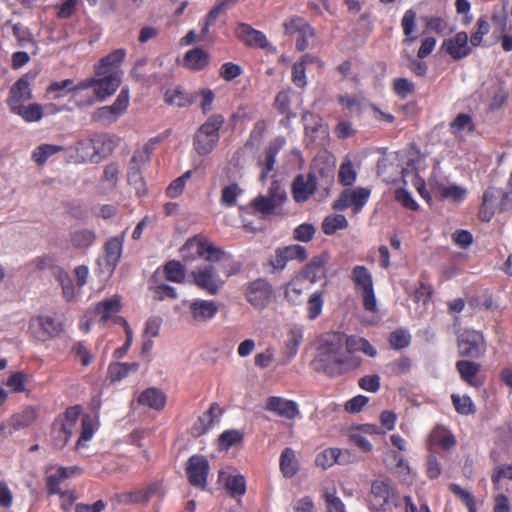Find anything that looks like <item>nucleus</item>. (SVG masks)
Here are the masks:
<instances>
[{
    "mask_svg": "<svg viewBox=\"0 0 512 512\" xmlns=\"http://www.w3.org/2000/svg\"><path fill=\"white\" fill-rule=\"evenodd\" d=\"M347 336L343 334L328 335L318 347L317 355L312 361L314 370L335 376L357 368L361 360L351 355L347 348Z\"/></svg>",
    "mask_w": 512,
    "mask_h": 512,
    "instance_id": "f257e3e1",
    "label": "nucleus"
},
{
    "mask_svg": "<svg viewBox=\"0 0 512 512\" xmlns=\"http://www.w3.org/2000/svg\"><path fill=\"white\" fill-rule=\"evenodd\" d=\"M368 502L373 512H389L393 506H397V496L390 481L382 478L373 480Z\"/></svg>",
    "mask_w": 512,
    "mask_h": 512,
    "instance_id": "f03ea898",
    "label": "nucleus"
},
{
    "mask_svg": "<svg viewBox=\"0 0 512 512\" xmlns=\"http://www.w3.org/2000/svg\"><path fill=\"white\" fill-rule=\"evenodd\" d=\"M224 123L222 115H213L201 125L194 137V150L199 155L209 154L219 141V130Z\"/></svg>",
    "mask_w": 512,
    "mask_h": 512,
    "instance_id": "7ed1b4c3",
    "label": "nucleus"
},
{
    "mask_svg": "<svg viewBox=\"0 0 512 512\" xmlns=\"http://www.w3.org/2000/svg\"><path fill=\"white\" fill-rule=\"evenodd\" d=\"M120 83L121 78L119 73H105L103 75L95 74V77L87 78L78 82L72 90L81 91L93 88L97 99L102 101L113 95L120 86Z\"/></svg>",
    "mask_w": 512,
    "mask_h": 512,
    "instance_id": "20e7f679",
    "label": "nucleus"
},
{
    "mask_svg": "<svg viewBox=\"0 0 512 512\" xmlns=\"http://www.w3.org/2000/svg\"><path fill=\"white\" fill-rule=\"evenodd\" d=\"M355 291L361 296L367 311L376 312L377 301L374 293L373 278L370 271L362 265H356L351 271Z\"/></svg>",
    "mask_w": 512,
    "mask_h": 512,
    "instance_id": "39448f33",
    "label": "nucleus"
},
{
    "mask_svg": "<svg viewBox=\"0 0 512 512\" xmlns=\"http://www.w3.org/2000/svg\"><path fill=\"white\" fill-rule=\"evenodd\" d=\"M31 335L40 342L54 339L64 331V324L58 318L51 315H39L29 322Z\"/></svg>",
    "mask_w": 512,
    "mask_h": 512,
    "instance_id": "423d86ee",
    "label": "nucleus"
},
{
    "mask_svg": "<svg viewBox=\"0 0 512 512\" xmlns=\"http://www.w3.org/2000/svg\"><path fill=\"white\" fill-rule=\"evenodd\" d=\"M128 106L129 89L124 87L112 105L100 107L92 114V121L104 125L113 123L127 110Z\"/></svg>",
    "mask_w": 512,
    "mask_h": 512,
    "instance_id": "0eeeda50",
    "label": "nucleus"
},
{
    "mask_svg": "<svg viewBox=\"0 0 512 512\" xmlns=\"http://www.w3.org/2000/svg\"><path fill=\"white\" fill-rule=\"evenodd\" d=\"M458 352L462 357L480 358L486 352L483 334L476 330H465L457 338Z\"/></svg>",
    "mask_w": 512,
    "mask_h": 512,
    "instance_id": "6e6552de",
    "label": "nucleus"
},
{
    "mask_svg": "<svg viewBox=\"0 0 512 512\" xmlns=\"http://www.w3.org/2000/svg\"><path fill=\"white\" fill-rule=\"evenodd\" d=\"M272 294V286L262 278L250 282L245 290L246 300L257 310H263L269 306Z\"/></svg>",
    "mask_w": 512,
    "mask_h": 512,
    "instance_id": "1a4fd4ad",
    "label": "nucleus"
},
{
    "mask_svg": "<svg viewBox=\"0 0 512 512\" xmlns=\"http://www.w3.org/2000/svg\"><path fill=\"white\" fill-rule=\"evenodd\" d=\"M370 197V190L357 187L354 189H345L333 203L335 210L343 211L349 207L353 208L354 213H358L367 203Z\"/></svg>",
    "mask_w": 512,
    "mask_h": 512,
    "instance_id": "9d476101",
    "label": "nucleus"
},
{
    "mask_svg": "<svg viewBox=\"0 0 512 512\" xmlns=\"http://www.w3.org/2000/svg\"><path fill=\"white\" fill-rule=\"evenodd\" d=\"M194 284L208 294L216 295L222 288L224 281L212 265H207L199 267L194 272Z\"/></svg>",
    "mask_w": 512,
    "mask_h": 512,
    "instance_id": "9b49d317",
    "label": "nucleus"
},
{
    "mask_svg": "<svg viewBox=\"0 0 512 512\" xmlns=\"http://www.w3.org/2000/svg\"><path fill=\"white\" fill-rule=\"evenodd\" d=\"M162 495V483L152 482L148 484L146 487L122 493L120 495V501L124 504H143L148 502L153 496Z\"/></svg>",
    "mask_w": 512,
    "mask_h": 512,
    "instance_id": "f8f14e48",
    "label": "nucleus"
},
{
    "mask_svg": "<svg viewBox=\"0 0 512 512\" xmlns=\"http://www.w3.org/2000/svg\"><path fill=\"white\" fill-rule=\"evenodd\" d=\"M194 250L196 255L207 262H219L227 254L204 235H194Z\"/></svg>",
    "mask_w": 512,
    "mask_h": 512,
    "instance_id": "ddd939ff",
    "label": "nucleus"
},
{
    "mask_svg": "<svg viewBox=\"0 0 512 512\" xmlns=\"http://www.w3.org/2000/svg\"><path fill=\"white\" fill-rule=\"evenodd\" d=\"M32 99L30 83L26 76L19 78L10 88L6 103L10 111H14L23 105V102Z\"/></svg>",
    "mask_w": 512,
    "mask_h": 512,
    "instance_id": "4468645a",
    "label": "nucleus"
},
{
    "mask_svg": "<svg viewBox=\"0 0 512 512\" xmlns=\"http://www.w3.org/2000/svg\"><path fill=\"white\" fill-rule=\"evenodd\" d=\"M150 161V156H147L145 151L136 150L129 162L127 179L129 184L135 186L139 192L144 188V181L142 177V167Z\"/></svg>",
    "mask_w": 512,
    "mask_h": 512,
    "instance_id": "2eb2a0df",
    "label": "nucleus"
},
{
    "mask_svg": "<svg viewBox=\"0 0 512 512\" xmlns=\"http://www.w3.org/2000/svg\"><path fill=\"white\" fill-rule=\"evenodd\" d=\"M265 409L289 420L296 418L300 413L294 401L276 396L268 398Z\"/></svg>",
    "mask_w": 512,
    "mask_h": 512,
    "instance_id": "dca6fc26",
    "label": "nucleus"
},
{
    "mask_svg": "<svg viewBox=\"0 0 512 512\" xmlns=\"http://www.w3.org/2000/svg\"><path fill=\"white\" fill-rule=\"evenodd\" d=\"M315 462L322 469H328L336 463L345 465L350 462V453L348 450L327 448L316 456Z\"/></svg>",
    "mask_w": 512,
    "mask_h": 512,
    "instance_id": "f3484780",
    "label": "nucleus"
},
{
    "mask_svg": "<svg viewBox=\"0 0 512 512\" xmlns=\"http://www.w3.org/2000/svg\"><path fill=\"white\" fill-rule=\"evenodd\" d=\"M316 179L312 174L299 175L293 182V195L297 202L306 201L316 190Z\"/></svg>",
    "mask_w": 512,
    "mask_h": 512,
    "instance_id": "a211bd4d",
    "label": "nucleus"
},
{
    "mask_svg": "<svg viewBox=\"0 0 512 512\" xmlns=\"http://www.w3.org/2000/svg\"><path fill=\"white\" fill-rule=\"evenodd\" d=\"M442 48L454 59L463 58L469 54L470 50L468 46V35L465 32H459L453 38L445 40L442 44Z\"/></svg>",
    "mask_w": 512,
    "mask_h": 512,
    "instance_id": "6ab92c4d",
    "label": "nucleus"
},
{
    "mask_svg": "<svg viewBox=\"0 0 512 512\" xmlns=\"http://www.w3.org/2000/svg\"><path fill=\"white\" fill-rule=\"evenodd\" d=\"M126 56V52L124 49H116L101 58L99 62L95 65V74L103 75L105 73H119L117 68L123 62Z\"/></svg>",
    "mask_w": 512,
    "mask_h": 512,
    "instance_id": "aec40b11",
    "label": "nucleus"
},
{
    "mask_svg": "<svg viewBox=\"0 0 512 512\" xmlns=\"http://www.w3.org/2000/svg\"><path fill=\"white\" fill-rule=\"evenodd\" d=\"M138 403L154 410H162L167 401L166 394L159 388L149 387L138 396Z\"/></svg>",
    "mask_w": 512,
    "mask_h": 512,
    "instance_id": "412c9836",
    "label": "nucleus"
},
{
    "mask_svg": "<svg viewBox=\"0 0 512 512\" xmlns=\"http://www.w3.org/2000/svg\"><path fill=\"white\" fill-rule=\"evenodd\" d=\"M80 414L81 407L76 405L68 407L63 414L55 418L57 425L60 426V429H62L69 438H71L75 430Z\"/></svg>",
    "mask_w": 512,
    "mask_h": 512,
    "instance_id": "4be33fe9",
    "label": "nucleus"
},
{
    "mask_svg": "<svg viewBox=\"0 0 512 512\" xmlns=\"http://www.w3.org/2000/svg\"><path fill=\"white\" fill-rule=\"evenodd\" d=\"M124 234L108 239L104 245L105 261L107 265L115 268L123 250Z\"/></svg>",
    "mask_w": 512,
    "mask_h": 512,
    "instance_id": "5701e85b",
    "label": "nucleus"
},
{
    "mask_svg": "<svg viewBox=\"0 0 512 512\" xmlns=\"http://www.w3.org/2000/svg\"><path fill=\"white\" fill-rule=\"evenodd\" d=\"M421 157H417L415 159L410 158L407 167L402 169V178L404 184L408 183V178H411V182L413 186L417 189V191L425 197V183L418 176V164L421 162Z\"/></svg>",
    "mask_w": 512,
    "mask_h": 512,
    "instance_id": "b1692460",
    "label": "nucleus"
},
{
    "mask_svg": "<svg viewBox=\"0 0 512 512\" xmlns=\"http://www.w3.org/2000/svg\"><path fill=\"white\" fill-rule=\"evenodd\" d=\"M219 481L233 495H242L245 493V480L241 475L222 470L219 473Z\"/></svg>",
    "mask_w": 512,
    "mask_h": 512,
    "instance_id": "393cba45",
    "label": "nucleus"
},
{
    "mask_svg": "<svg viewBox=\"0 0 512 512\" xmlns=\"http://www.w3.org/2000/svg\"><path fill=\"white\" fill-rule=\"evenodd\" d=\"M221 415V408L213 403L210 408L199 416L197 425L194 426V435H201L205 433L210 427L219 420Z\"/></svg>",
    "mask_w": 512,
    "mask_h": 512,
    "instance_id": "a878e982",
    "label": "nucleus"
},
{
    "mask_svg": "<svg viewBox=\"0 0 512 512\" xmlns=\"http://www.w3.org/2000/svg\"><path fill=\"white\" fill-rule=\"evenodd\" d=\"M237 36L248 45H257L265 47L267 45L266 36L247 24H240L236 30Z\"/></svg>",
    "mask_w": 512,
    "mask_h": 512,
    "instance_id": "bb28decb",
    "label": "nucleus"
},
{
    "mask_svg": "<svg viewBox=\"0 0 512 512\" xmlns=\"http://www.w3.org/2000/svg\"><path fill=\"white\" fill-rule=\"evenodd\" d=\"M52 273L62 288L64 299L68 302L73 300L75 297V287L69 273L60 266H54Z\"/></svg>",
    "mask_w": 512,
    "mask_h": 512,
    "instance_id": "cd10ccee",
    "label": "nucleus"
},
{
    "mask_svg": "<svg viewBox=\"0 0 512 512\" xmlns=\"http://www.w3.org/2000/svg\"><path fill=\"white\" fill-rule=\"evenodd\" d=\"M218 312V305L214 301L194 299V320L207 322Z\"/></svg>",
    "mask_w": 512,
    "mask_h": 512,
    "instance_id": "c85d7f7f",
    "label": "nucleus"
},
{
    "mask_svg": "<svg viewBox=\"0 0 512 512\" xmlns=\"http://www.w3.org/2000/svg\"><path fill=\"white\" fill-rule=\"evenodd\" d=\"M70 242L75 249L86 250L96 240V234L89 229H78L70 233Z\"/></svg>",
    "mask_w": 512,
    "mask_h": 512,
    "instance_id": "c756f323",
    "label": "nucleus"
},
{
    "mask_svg": "<svg viewBox=\"0 0 512 512\" xmlns=\"http://www.w3.org/2000/svg\"><path fill=\"white\" fill-rule=\"evenodd\" d=\"M70 472L69 468L59 467L55 473L46 477L45 483L48 495H59L61 493L60 484L69 478Z\"/></svg>",
    "mask_w": 512,
    "mask_h": 512,
    "instance_id": "7c9ffc66",
    "label": "nucleus"
},
{
    "mask_svg": "<svg viewBox=\"0 0 512 512\" xmlns=\"http://www.w3.org/2000/svg\"><path fill=\"white\" fill-rule=\"evenodd\" d=\"M280 469L285 477H293L299 469L295 451L292 448H285L280 456Z\"/></svg>",
    "mask_w": 512,
    "mask_h": 512,
    "instance_id": "2f4dec72",
    "label": "nucleus"
},
{
    "mask_svg": "<svg viewBox=\"0 0 512 512\" xmlns=\"http://www.w3.org/2000/svg\"><path fill=\"white\" fill-rule=\"evenodd\" d=\"M450 132L456 137H463L474 130V123L470 115L461 113L449 124Z\"/></svg>",
    "mask_w": 512,
    "mask_h": 512,
    "instance_id": "473e14b6",
    "label": "nucleus"
},
{
    "mask_svg": "<svg viewBox=\"0 0 512 512\" xmlns=\"http://www.w3.org/2000/svg\"><path fill=\"white\" fill-rule=\"evenodd\" d=\"M209 472L208 461L202 456H194V487L204 490Z\"/></svg>",
    "mask_w": 512,
    "mask_h": 512,
    "instance_id": "72a5a7b5",
    "label": "nucleus"
},
{
    "mask_svg": "<svg viewBox=\"0 0 512 512\" xmlns=\"http://www.w3.org/2000/svg\"><path fill=\"white\" fill-rule=\"evenodd\" d=\"M11 113L20 116L25 122H38L44 116L43 106L38 103L22 105Z\"/></svg>",
    "mask_w": 512,
    "mask_h": 512,
    "instance_id": "f704fd0d",
    "label": "nucleus"
},
{
    "mask_svg": "<svg viewBox=\"0 0 512 512\" xmlns=\"http://www.w3.org/2000/svg\"><path fill=\"white\" fill-rule=\"evenodd\" d=\"M306 289V281L303 278H293L285 288V298L292 304L301 303V297Z\"/></svg>",
    "mask_w": 512,
    "mask_h": 512,
    "instance_id": "c9c22d12",
    "label": "nucleus"
},
{
    "mask_svg": "<svg viewBox=\"0 0 512 512\" xmlns=\"http://www.w3.org/2000/svg\"><path fill=\"white\" fill-rule=\"evenodd\" d=\"M120 302L117 298L100 301L95 306V313L100 316V321L105 324L114 313L120 311Z\"/></svg>",
    "mask_w": 512,
    "mask_h": 512,
    "instance_id": "e433bc0d",
    "label": "nucleus"
},
{
    "mask_svg": "<svg viewBox=\"0 0 512 512\" xmlns=\"http://www.w3.org/2000/svg\"><path fill=\"white\" fill-rule=\"evenodd\" d=\"M37 419V410L33 407H26L11 417V425L15 429H23L31 426Z\"/></svg>",
    "mask_w": 512,
    "mask_h": 512,
    "instance_id": "4c0bfd02",
    "label": "nucleus"
},
{
    "mask_svg": "<svg viewBox=\"0 0 512 512\" xmlns=\"http://www.w3.org/2000/svg\"><path fill=\"white\" fill-rule=\"evenodd\" d=\"M139 369L138 363H112L108 367V374L112 381H120L127 377L130 372H136Z\"/></svg>",
    "mask_w": 512,
    "mask_h": 512,
    "instance_id": "58836bf2",
    "label": "nucleus"
},
{
    "mask_svg": "<svg viewBox=\"0 0 512 512\" xmlns=\"http://www.w3.org/2000/svg\"><path fill=\"white\" fill-rule=\"evenodd\" d=\"M347 348L351 355L356 352H363L364 354L375 357L377 354L376 349L364 338L360 337H347Z\"/></svg>",
    "mask_w": 512,
    "mask_h": 512,
    "instance_id": "ea45409f",
    "label": "nucleus"
},
{
    "mask_svg": "<svg viewBox=\"0 0 512 512\" xmlns=\"http://www.w3.org/2000/svg\"><path fill=\"white\" fill-rule=\"evenodd\" d=\"M323 497L327 512H346L345 505L337 496V490L333 483L325 488Z\"/></svg>",
    "mask_w": 512,
    "mask_h": 512,
    "instance_id": "a19ab883",
    "label": "nucleus"
},
{
    "mask_svg": "<svg viewBox=\"0 0 512 512\" xmlns=\"http://www.w3.org/2000/svg\"><path fill=\"white\" fill-rule=\"evenodd\" d=\"M64 147L55 144H41L32 153V159L38 164L43 165L54 154L64 151Z\"/></svg>",
    "mask_w": 512,
    "mask_h": 512,
    "instance_id": "79ce46f5",
    "label": "nucleus"
},
{
    "mask_svg": "<svg viewBox=\"0 0 512 512\" xmlns=\"http://www.w3.org/2000/svg\"><path fill=\"white\" fill-rule=\"evenodd\" d=\"M164 275L171 282L181 283L185 278V268L181 262L171 260L163 267Z\"/></svg>",
    "mask_w": 512,
    "mask_h": 512,
    "instance_id": "37998d69",
    "label": "nucleus"
},
{
    "mask_svg": "<svg viewBox=\"0 0 512 512\" xmlns=\"http://www.w3.org/2000/svg\"><path fill=\"white\" fill-rule=\"evenodd\" d=\"M439 194L443 199L460 202L466 197L467 189L456 184H449L439 187Z\"/></svg>",
    "mask_w": 512,
    "mask_h": 512,
    "instance_id": "c03bdc74",
    "label": "nucleus"
},
{
    "mask_svg": "<svg viewBox=\"0 0 512 512\" xmlns=\"http://www.w3.org/2000/svg\"><path fill=\"white\" fill-rule=\"evenodd\" d=\"M457 371L459 372L462 380L473 385V379L478 373L480 366L475 362L468 360H460L456 363Z\"/></svg>",
    "mask_w": 512,
    "mask_h": 512,
    "instance_id": "a18cd8bd",
    "label": "nucleus"
},
{
    "mask_svg": "<svg viewBox=\"0 0 512 512\" xmlns=\"http://www.w3.org/2000/svg\"><path fill=\"white\" fill-rule=\"evenodd\" d=\"M80 0H62L58 2L54 9L56 11V17L61 20L71 18L78 9Z\"/></svg>",
    "mask_w": 512,
    "mask_h": 512,
    "instance_id": "49530a36",
    "label": "nucleus"
},
{
    "mask_svg": "<svg viewBox=\"0 0 512 512\" xmlns=\"http://www.w3.org/2000/svg\"><path fill=\"white\" fill-rule=\"evenodd\" d=\"M348 226L347 219L344 215L337 214L326 217L322 223V230L326 235H331L337 230L344 229Z\"/></svg>",
    "mask_w": 512,
    "mask_h": 512,
    "instance_id": "de8ad7c7",
    "label": "nucleus"
},
{
    "mask_svg": "<svg viewBox=\"0 0 512 512\" xmlns=\"http://www.w3.org/2000/svg\"><path fill=\"white\" fill-rule=\"evenodd\" d=\"M452 403L456 411L462 415L474 414L476 409L472 399L469 396H460L453 394L451 396Z\"/></svg>",
    "mask_w": 512,
    "mask_h": 512,
    "instance_id": "09e8293b",
    "label": "nucleus"
},
{
    "mask_svg": "<svg viewBox=\"0 0 512 512\" xmlns=\"http://www.w3.org/2000/svg\"><path fill=\"white\" fill-rule=\"evenodd\" d=\"M416 13L413 10H407L402 18L401 26L405 35L404 43L413 42L416 37L412 36L415 28Z\"/></svg>",
    "mask_w": 512,
    "mask_h": 512,
    "instance_id": "8fccbe9b",
    "label": "nucleus"
},
{
    "mask_svg": "<svg viewBox=\"0 0 512 512\" xmlns=\"http://www.w3.org/2000/svg\"><path fill=\"white\" fill-rule=\"evenodd\" d=\"M94 434V425L89 415H84L81 420V434L76 443V449L85 446V442L89 441Z\"/></svg>",
    "mask_w": 512,
    "mask_h": 512,
    "instance_id": "3c124183",
    "label": "nucleus"
},
{
    "mask_svg": "<svg viewBox=\"0 0 512 512\" xmlns=\"http://www.w3.org/2000/svg\"><path fill=\"white\" fill-rule=\"evenodd\" d=\"M323 309V297L321 292H314L310 295L307 302L308 318L313 320L317 318Z\"/></svg>",
    "mask_w": 512,
    "mask_h": 512,
    "instance_id": "603ef678",
    "label": "nucleus"
},
{
    "mask_svg": "<svg viewBox=\"0 0 512 512\" xmlns=\"http://www.w3.org/2000/svg\"><path fill=\"white\" fill-rule=\"evenodd\" d=\"M338 102L350 113H359L362 108L363 98L360 95H340Z\"/></svg>",
    "mask_w": 512,
    "mask_h": 512,
    "instance_id": "864d4df0",
    "label": "nucleus"
},
{
    "mask_svg": "<svg viewBox=\"0 0 512 512\" xmlns=\"http://www.w3.org/2000/svg\"><path fill=\"white\" fill-rule=\"evenodd\" d=\"M328 259L329 257L327 254H321L312 258L305 267V273L313 279L316 278L318 273L323 271Z\"/></svg>",
    "mask_w": 512,
    "mask_h": 512,
    "instance_id": "5fc2aeb1",
    "label": "nucleus"
},
{
    "mask_svg": "<svg viewBox=\"0 0 512 512\" xmlns=\"http://www.w3.org/2000/svg\"><path fill=\"white\" fill-rule=\"evenodd\" d=\"M192 174V170H187L182 176L173 180L166 189V195L169 198H176L182 194L185 188V181Z\"/></svg>",
    "mask_w": 512,
    "mask_h": 512,
    "instance_id": "6e6d98bb",
    "label": "nucleus"
},
{
    "mask_svg": "<svg viewBox=\"0 0 512 512\" xmlns=\"http://www.w3.org/2000/svg\"><path fill=\"white\" fill-rule=\"evenodd\" d=\"M356 172L350 161H345L341 164L338 174L340 183L345 186L352 185L356 181Z\"/></svg>",
    "mask_w": 512,
    "mask_h": 512,
    "instance_id": "4d7b16f0",
    "label": "nucleus"
},
{
    "mask_svg": "<svg viewBox=\"0 0 512 512\" xmlns=\"http://www.w3.org/2000/svg\"><path fill=\"white\" fill-rule=\"evenodd\" d=\"M243 439V434L238 430H227L219 436V446L223 449L240 443Z\"/></svg>",
    "mask_w": 512,
    "mask_h": 512,
    "instance_id": "13d9d810",
    "label": "nucleus"
},
{
    "mask_svg": "<svg viewBox=\"0 0 512 512\" xmlns=\"http://www.w3.org/2000/svg\"><path fill=\"white\" fill-rule=\"evenodd\" d=\"M449 488L454 495H456L463 501V503L468 508L469 512H476L474 498L468 490L462 488L457 484H451Z\"/></svg>",
    "mask_w": 512,
    "mask_h": 512,
    "instance_id": "bf43d9fd",
    "label": "nucleus"
},
{
    "mask_svg": "<svg viewBox=\"0 0 512 512\" xmlns=\"http://www.w3.org/2000/svg\"><path fill=\"white\" fill-rule=\"evenodd\" d=\"M411 336L404 329H397L391 333L389 342L394 349H403L410 343Z\"/></svg>",
    "mask_w": 512,
    "mask_h": 512,
    "instance_id": "052dcab7",
    "label": "nucleus"
},
{
    "mask_svg": "<svg viewBox=\"0 0 512 512\" xmlns=\"http://www.w3.org/2000/svg\"><path fill=\"white\" fill-rule=\"evenodd\" d=\"M72 353L81 362L83 366H89L93 360V356L86 344L82 341L76 342L72 346Z\"/></svg>",
    "mask_w": 512,
    "mask_h": 512,
    "instance_id": "680f3d73",
    "label": "nucleus"
},
{
    "mask_svg": "<svg viewBox=\"0 0 512 512\" xmlns=\"http://www.w3.org/2000/svg\"><path fill=\"white\" fill-rule=\"evenodd\" d=\"M214 99L215 93L209 88L202 89L198 92V104L204 114L212 110Z\"/></svg>",
    "mask_w": 512,
    "mask_h": 512,
    "instance_id": "e2e57ef3",
    "label": "nucleus"
},
{
    "mask_svg": "<svg viewBox=\"0 0 512 512\" xmlns=\"http://www.w3.org/2000/svg\"><path fill=\"white\" fill-rule=\"evenodd\" d=\"M51 437L53 446L57 449H62L69 442L70 438L68 435L60 429L57 422L54 420L51 428Z\"/></svg>",
    "mask_w": 512,
    "mask_h": 512,
    "instance_id": "0e129e2a",
    "label": "nucleus"
},
{
    "mask_svg": "<svg viewBox=\"0 0 512 512\" xmlns=\"http://www.w3.org/2000/svg\"><path fill=\"white\" fill-rule=\"evenodd\" d=\"M282 248L286 254V259H288V261L297 260L299 262H303L304 260L307 259L308 254L304 246L295 244Z\"/></svg>",
    "mask_w": 512,
    "mask_h": 512,
    "instance_id": "69168bd1",
    "label": "nucleus"
},
{
    "mask_svg": "<svg viewBox=\"0 0 512 512\" xmlns=\"http://www.w3.org/2000/svg\"><path fill=\"white\" fill-rule=\"evenodd\" d=\"M163 320L160 316H151L145 323L144 338H155L160 333Z\"/></svg>",
    "mask_w": 512,
    "mask_h": 512,
    "instance_id": "338daca9",
    "label": "nucleus"
},
{
    "mask_svg": "<svg viewBox=\"0 0 512 512\" xmlns=\"http://www.w3.org/2000/svg\"><path fill=\"white\" fill-rule=\"evenodd\" d=\"M315 231V227L312 224L304 223L294 229L293 236L297 241L309 242L313 238Z\"/></svg>",
    "mask_w": 512,
    "mask_h": 512,
    "instance_id": "774afa93",
    "label": "nucleus"
}]
</instances>
